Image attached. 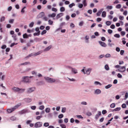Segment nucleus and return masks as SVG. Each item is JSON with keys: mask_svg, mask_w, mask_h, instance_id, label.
<instances>
[{"mask_svg": "<svg viewBox=\"0 0 128 128\" xmlns=\"http://www.w3.org/2000/svg\"><path fill=\"white\" fill-rule=\"evenodd\" d=\"M85 67H84L81 70V71L84 74H86V72H85Z\"/></svg>", "mask_w": 128, "mask_h": 128, "instance_id": "obj_51", "label": "nucleus"}, {"mask_svg": "<svg viewBox=\"0 0 128 128\" xmlns=\"http://www.w3.org/2000/svg\"><path fill=\"white\" fill-rule=\"evenodd\" d=\"M42 51H40L36 53H35L34 54V55L35 56H37L39 54H41L42 53Z\"/></svg>", "mask_w": 128, "mask_h": 128, "instance_id": "obj_32", "label": "nucleus"}, {"mask_svg": "<svg viewBox=\"0 0 128 128\" xmlns=\"http://www.w3.org/2000/svg\"><path fill=\"white\" fill-rule=\"evenodd\" d=\"M28 110L27 109H24L19 112V113L20 114H25L28 112Z\"/></svg>", "mask_w": 128, "mask_h": 128, "instance_id": "obj_12", "label": "nucleus"}, {"mask_svg": "<svg viewBox=\"0 0 128 128\" xmlns=\"http://www.w3.org/2000/svg\"><path fill=\"white\" fill-rule=\"evenodd\" d=\"M102 16L103 18H105L106 16V12L105 11H103L102 12Z\"/></svg>", "mask_w": 128, "mask_h": 128, "instance_id": "obj_22", "label": "nucleus"}, {"mask_svg": "<svg viewBox=\"0 0 128 128\" xmlns=\"http://www.w3.org/2000/svg\"><path fill=\"white\" fill-rule=\"evenodd\" d=\"M46 30H44L41 32V34L42 35H43L46 33Z\"/></svg>", "mask_w": 128, "mask_h": 128, "instance_id": "obj_61", "label": "nucleus"}, {"mask_svg": "<svg viewBox=\"0 0 128 128\" xmlns=\"http://www.w3.org/2000/svg\"><path fill=\"white\" fill-rule=\"evenodd\" d=\"M67 78L71 82H74L76 81V80L73 78Z\"/></svg>", "mask_w": 128, "mask_h": 128, "instance_id": "obj_24", "label": "nucleus"}, {"mask_svg": "<svg viewBox=\"0 0 128 128\" xmlns=\"http://www.w3.org/2000/svg\"><path fill=\"white\" fill-rule=\"evenodd\" d=\"M66 108H63L62 110V112L63 113H64L66 112Z\"/></svg>", "mask_w": 128, "mask_h": 128, "instance_id": "obj_50", "label": "nucleus"}, {"mask_svg": "<svg viewBox=\"0 0 128 128\" xmlns=\"http://www.w3.org/2000/svg\"><path fill=\"white\" fill-rule=\"evenodd\" d=\"M34 24V22H32L29 24V26L30 28H32Z\"/></svg>", "mask_w": 128, "mask_h": 128, "instance_id": "obj_40", "label": "nucleus"}, {"mask_svg": "<svg viewBox=\"0 0 128 128\" xmlns=\"http://www.w3.org/2000/svg\"><path fill=\"white\" fill-rule=\"evenodd\" d=\"M5 77V75H2V76H1L0 79H1V80H4Z\"/></svg>", "mask_w": 128, "mask_h": 128, "instance_id": "obj_63", "label": "nucleus"}, {"mask_svg": "<svg viewBox=\"0 0 128 128\" xmlns=\"http://www.w3.org/2000/svg\"><path fill=\"white\" fill-rule=\"evenodd\" d=\"M112 86V85L111 84H110L106 86H105V88L106 89H108L110 88Z\"/></svg>", "mask_w": 128, "mask_h": 128, "instance_id": "obj_23", "label": "nucleus"}, {"mask_svg": "<svg viewBox=\"0 0 128 128\" xmlns=\"http://www.w3.org/2000/svg\"><path fill=\"white\" fill-rule=\"evenodd\" d=\"M65 10V8L63 6L61 7L60 9V12H64Z\"/></svg>", "mask_w": 128, "mask_h": 128, "instance_id": "obj_26", "label": "nucleus"}, {"mask_svg": "<svg viewBox=\"0 0 128 128\" xmlns=\"http://www.w3.org/2000/svg\"><path fill=\"white\" fill-rule=\"evenodd\" d=\"M44 78L46 81L49 83L54 82L56 81V80L55 79L50 78L48 76L45 77Z\"/></svg>", "mask_w": 128, "mask_h": 128, "instance_id": "obj_3", "label": "nucleus"}, {"mask_svg": "<svg viewBox=\"0 0 128 128\" xmlns=\"http://www.w3.org/2000/svg\"><path fill=\"white\" fill-rule=\"evenodd\" d=\"M104 8H103L100 9L96 13V15L98 16H100L102 12L104 10Z\"/></svg>", "mask_w": 128, "mask_h": 128, "instance_id": "obj_15", "label": "nucleus"}, {"mask_svg": "<svg viewBox=\"0 0 128 128\" xmlns=\"http://www.w3.org/2000/svg\"><path fill=\"white\" fill-rule=\"evenodd\" d=\"M5 17L3 16L2 17L0 20V22H2L4 21L5 20Z\"/></svg>", "mask_w": 128, "mask_h": 128, "instance_id": "obj_48", "label": "nucleus"}, {"mask_svg": "<svg viewBox=\"0 0 128 128\" xmlns=\"http://www.w3.org/2000/svg\"><path fill=\"white\" fill-rule=\"evenodd\" d=\"M35 90L34 87L29 88L27 89L26 92L28 94H30L34 91Z\"/></svg>", "mask_w": 128, "mask_h": 128, "instance_id": "obj_4", "label": "nucleus"}, {"mask_svg": "<svg viewBox=\"0 0 128 128\" xmlns=\"http://www.w3.org/2000/svg\"><path fill=\"white\" fill-rule=\"evenodd\" d=\"M6 46L5 44L3 45L1 47V48L2 49H4L6 48Z\"/></svg>", "mask_w": 128, "mask_h": 128, "instance_id": "obj_62", "label": "nucleus"}, {"mask_svg": "<svg viewBox=\"0 0 128 128\" xmlns=\"http://www.w3.org/2000/svg\"><path fill=\"white\" fill-rule=\"evenodd\" d=\"M21 105V104L20 103L18 104L13 108L8 109L7 110V111L8 113H11L13 111L15 110L16 109L18 108L19 106Z\"/></svg>", "mask_w": 128, "mask_h": 128, "instance_id": "obj_2", "label": "nucleus"}, {"mask_svg": "<svg viewBox=\"0 0 128 128\" xmlns=\"http://www.w3.org/2000/svg\"><path fill=\"white\" fill-rule=\"evenodd\" d=\"M121 7V5L120 4H117L116 6V8L117 9H120Z\"/></svg>", "mask_w": 128, "mask_h": 128, "instance_id": "obj_34", "label": "nucleus"}, {"mask_svg": "<svg viewBox=\"0 0 128 128\" xmlns=\"http://www.w3.org/2000/svg\"><path fill=\"white\" fill-rule=\"evenodd\" d=\"M71 72L74 74H77L78 73V70L76 68H73L71 69Z\"/></svg>", "mask_w": 128, "mask_h": 128, "instance_id": "obj_9", "label": "nucleus"}, {"mask_svg": "<svg viewBox=\"0 0 128 128\" xmlns=\"http://www.w3.org/2000/svg\"><path fill=\"white\" fill-rule=\"evenodd\" d=\"M32 75H36L37 73L36 72L34 71H32Z\"/></svg>", "mask_w": 128, "mask_h": 128, "instance_id": "obj_53", "label": "nucleus"}, {"mask_svg": "<svg viewBox=\"0 0 128 128\" xmlns=\"http://www.w3.org/2000/svg\"><path fill=\"white\" fill-rule=\"evenodd\" d=\"M118 70L121 73L125 72L126 70V66H124L120 67V68L118 69Z\"/></svg>", "mask_w": 128, "mask_h": 128, "instance_id": "obj_7", "label": "nucleus"}, {"mask_svg": "<svg viewBox=\"0 0 128 128\" xmlns=\"http://www.w3.org/2000/svg\"><path fill=\"white\" fill-rule=\"evenodd\" d=\"M75 6V4L73 3H72V4H70L69 5V7L70 8H72L73 6Z\"/></svg>", "mask_w": 128, "mask_h": 128, "instance_id": "obj_43", "label": "nucleus"}, {"mask_svg": "<svg viewBox=\"0 0 128 128\" xmlns=\"http://www.w3.org/2000/svg\"><path fill=\"white\" fill-rule=\"evenodd\" d=\"M121 109L120 107H118L114 109L113 111H117L120 110Z\"/></svg>", "mask_w": 128, "mask_h": 128, "instance_id": "obj_29", "label": "nucleus"}, {"mask_svg": "<svg viewBox=\"0 0 128 128\" xmlns=\"http://www.w3.org/2000/svg\"><path fill=\"white\" fill-rule=\"evenodd\" d=\"M44 15V12H42L40 13L38 16L37 17L38 18H40L43 17Z\"/></svg>", "mask_w": 128, "mask_h": 128, "instance_id": "obj_19", "label": "nucleus"}, {"mask_svg": "<svg viewBox=\"0 0 128 128\" xmlns=\"http://www.w3.org/2000/svg\"><path fill=\"white\" fill-rule=\"evenodd\" d=\"M98 114H96L95 116V118L97 120L99 118V116L101 115V112L100 111L98 112Z\"/></svg>", "mask_w": 128, "mask_h": 128, "instance_id": "obj_14", "label": "nucleus"}, {"mask_svg": "<svg viewBox=\"0 0 128 128\" xmlns=\"http://www.w3.org/2000/svg\"><path fill=\"white\" fill-rule=\"evenodd\" d=\"M89 37L88 35L84 37L85 40V42L86 43H88L89 42Z\"/></svg>", "mask_w": 128, "mask_h": 128, "instance_id": "obj_17", "label": "nucleus"}, {"mask_svg": "<svg viewBox=\"0 0 128 128\" xmlns=\"http://www.w3.org/2000/svg\"><path fill=\"white\" fill-rule=\"evenodd\" d=\"M64 15V14L63 13H60L57 14L56 17V19L58 20L59 18L63 16Z\"/></svg>", "mask_w": 128, "mask_h": 128, "instance_id": "obj_13", "label": "nucleus"}, {"mask_svg": "<svg viewBox=\"0 0 128 128\" xmlns=\"http://www.w3.org/2000/svg\"><path fill=\"white\" fill-rule=\"evenodd\" d=\"M23 82L26 83H29L30 82V80L29 79V77L26 76L22 78Z\"/></svg>", "mask_w": 128, "mask_h": 128, "instance_id": "obj_5", "label": "nucleus"}, {"mask_svg": "<svg viewBox=\"0 0 128 128\" xmlns=\"http://www.w3.org/2000/svg\"><path fill=\"white\" fill-rule=\"evenodd\" d=\"M42 117V115L40 116H36V119L37 120H40Z\"/></svg>", "mask_w": 128, "mask_h": 128, "instance_id": "obj_39", "label": "nucleus"}, {"mask_svg": "<svg viewBox=\"0 0 128 128\" xmlns=\"http://www.w3.org/2000/svg\"><path fill=\"white\" fill-rule=\"evenodd\" d=\"M36 107L35 106H33L31 107V108L33 110H35L36 108Z\"/></svg>", "mask_w": 128, "mask_h": 128, "instance_id": "obj_55", "label": "nucleus"}, {"mask_svg": "<svg viewBox=\"0 0 128 128\" xmlns=\"http://www.w3.org/2000/svg\"><path fill=\"white\" fill-rule=\"evenodd\" d=\"M104 56V54H101L99 56V58L100 59H101L103 58Z\"/></svg>", "mask_w": 128, "mask_h": 128, "instance_id": "obj_59", "label": "nucleus"}, {"mask_svg": "<svg viewBox=\"0 0 128 128\" xmlns=\"http://www.w3.org/2000/svg\"><path fill=\"white\" fill-rule=\"evenodd\" d=\"M12 90L15 92H18L19 93H22L24 92L25 90L24 88H20L17 87H14L12 88Z\"/></svg>", "mask_w": 128, "mask_h": 128, "instance_id": "obj_1", "label": "nucleus"}, {"mask_svg": "<svg viewBox=\"0 0 128 128\" xmlns=\"http://www.w3.org/2000/svg\"><path fill=\"white\" fill-rule=\"evenodd\" d=\"M40 32H38L34 33V36H38L40 35Z\"/></svg>", "mask_w": 128, "mask_h": 128, "instance_id": "obj_49", "label": "nucleus"}, {"mask_svg": "<svg viewBox=\"0 0 128 128\" xmlns=\"http://www.w3.org/2000/svg\"><path fill=\"white\" fill-rule=\"evenodd\" d=\"M26 8V6H24L22 9L21 10V12L22 13H24V9Z\"/></svg>", "mask_w": 128, "mask_h": 128, "instance_id": "obj_54", "label": "nucleus"}, {"mask_svg": "<svg viewBox=\"0 0 128 128\" xmlns=\"http://www.w3.org/2000/svg\"><path fill=\"white\" fill-rule=\"evenodd\" d=\"M64 66L66 68L68 69H71L72 68L71 66L68 65H65Z\"/></svg>", "mask_w": 128, "mask_h": 128, "instance_id": "obj_37", "label": "nucleus"}, {"mask_svg": "<svg viewBox=\"0 0 128 128\" xmlns=\"http://www.w3.org/2000/svg\"><path fill=\"white\" fill-rule=\"evenodd\" d=\"M113 6H107L106 7V8L107 10H111L112 9Z\"/></svg>", "mask_w": 128, "mask_h": 128, "instance_id": "obj_21", "label": "nucleus"}, {"mask_svg": "<svg viewBox=\"0 0 128 128\" xmlns=\"http://www.w3.org/2000/svg\"><path fill=\"white\" fill-rule=\"evenodd\" d=\"M52 11L54 12H56L57 10V9L54 8H52Z\"/></svg>", "mask_w": 128, "mask_h": 128, "instance_id": "obj_52", "label": "nucleus"}, {"mask_svg": "<svg viewBox=\"0 0 128 128\" xmlns=\"http://www.w3.org/2000/svg\"><path fill=\"white\" fill-rule=\"evenodd\" d=\"M110 28L112 29H114L115 28V25L114 24H112L110 26Z\"/></svg>", "mask_w": 128, "mask_h": 128, "instance_id": "obj_64", "label": "nucleus"}, {"mask_svg": "<svg viewBox=\"0 0 128 128\" xmlns=\"http://www.w3.org/2000/svg\"><path fill=\"white\" fill-rule=\"evenodd\" d=\"M83 6V5L82 4H78V7L80 8H82Z\"/></svg>", "mask_w": 128, "mask_h": 128, "instance_id": "obj_46", "label": "nucleus"}, {"mask_svg": "<svg viewBox=\"0 0 128 128\" xmlns=\"http://www.w3.org/2000/svg\"><path fill=\"white\" fill-rule=\"evenodd\" d=\"M42 123L41 122H36L34 124V127L35 128H40L42 126Z\"/></svg>", "mask_w": 128, "mask_h": 128, "instance_id": "obj_6", "label": "nucleus"}, {"mask_svg": "<svg viewBox=\"0 0 128 128\" xmlns=\"http://www.w3.org/2000/svg\"><path fill=\"white\" fill-rule=\"evenodd\" d=\"M94 84L95 85H99L100 86L102 85V84L100 82L98 81H95L94 82Z\"/></svg>", "mask_w": 128, "mask_h": 128, "instance_id": "obj_30", "label": "nucleus"}, {"mask_svg": "<svg viewBox=\"0 0 128 128\" xmlns=\"http://www.w3.org/2000/svg\"><path fill=\"white\" fill-rule=\"evenodd\" d=\"M16 34H14L12 36V37L14 39V40H17L16 38Z\"/></svg>", "mask_w": 128, "mask_h": 128, "instance_id": "obj_36", "label": "nucleus"}, {"mask_svg": "<svg viewBox=\"0 0 128 128\" xmlns=\"http://www.w3.org/2000/svg\"><path fill=\"white\" fill-rule=\"evenodd\" d=\"M115 106V104L114 103L111 104L110 106V107L112 108H114Z\"/></svg>", "mask_w": 128, "mask_h": 128, "instance_id": "obj_42", "label": "nucleus"}, {"mask_svg": "<svg viewBox=\"0 0 128 128\" xmlns=\"http://www.w3.org/2000/svg\"><path fill=\"white\" fill-rule=\"evenodd\" d=\"M110 56H111V55L109 53L107 54L105 56V58H109V57H110Z\"/></svg>", "mask_w": 128, "mask_h": 128, "instance_id": "obj_45", "label": "nucleus"}, {"mask_svg": "<svg viewBox=\"0 0 128 128\" xmlns=\"http://www.w3.org/2000/svg\"><path fill=\"white\" fill-rule=\"evenodd\" d=\"M60 126H61L62 128H66V126L64 124H61L60 125Z\"/></svg>", "mask_w": 128, "mask_h": 128, "instance_id": "obj_60", "label": "nucleus"}, {"mask_svg": "<svg viewBox=\"0 0 128 128\" xmlns=\"http://www.w3.org/2000/svg\"><path fill=\"white\" fill-rule=\"evenodd\" d=\"M23 38H28V35L26 33H25L23 35Z\"/></svg>", "mask_w": 128, "mask_h": 128, "instance_id": "obj_28", "label": "nucleus"}, {"mask_svg": "<svg viewBox=\"0 0 128 128\" xmlns=\"http://www.w3.org/2000/svg\"><path fill=\"white\" fill-rule=\"evenodd\" d=\"M92 70V68H87L86 70V74L88 75H90Z\"/></svg>", "mask_w": 128, "mask_h": 128, "instance_id": "obj_8", "label": "nucleus"}, {"mask_svg": "<svg viewBox=\"0 0 128 128\" xmlns=\"http://www.w3.org/2000/svg\"><path fill=\"white\" fill-rule=\"evenodd\" d=\"M101 92V90L99 89H96L94 90V93L96 94H99Z\"/></svg>", "mask_w": 128, "mask_h": 128, "instance_id": "obj_10", "label": "nucleus"}, {"mask_svg": "<svg viewBox=\"0 0 128 128\" xmlns=\"http://www.w3.org/2000/svg\"><path fill=\"white\" fill-rule=\"evenodd\" d=\"M56 14L54 13H53L52 14H48V16L49 18H54L56 16Z\"/></svg>", "mask_w": 128, "mask_h": 128, "instance_id": "obj_20", "label": "nucleus"}, {"mask_svg": "<svg viewBox=\"0 0 128 128\" xmlns=\"http://www.w3.org/2000/svg\"><path fill=\"white\" fill-rule=\"evenodd\" d=\"M24 100L25 102L27 103L30 102L32 100V98H25Z\"/></svg>", "mask_w": 128, "mask_h": 128, "instance_id": "obj_11", "label": "nucleus"}, {"mask_svg": "<svg viewBox=\"0 0 128 128\" xmlns=\"http://www.w3.org/2000/svg\"><path fill=\"white\" fill-rule=\"evenodd\" d=\"M50 108H47L46 109L45 112L46 113H48L50 112Z\"/></svg>", "mask_w": 128, "mask_h": 128, "instance_id": "obj_31", "label": "nucleus"}, {"mask_svg": "<svg viewBox=\"0 0 128 128\" xmlns=\"http://www.w3.org/2000/svg\"><path fill=\"white\" fill-rule=\"evenodd\" d=\"M105 69L106 70H110V68L108 64H106L104 66Z\"/></svg>", "mask_w": 128, "mask_h": 128, "instance_id": "obj_25", "label": "nucleus"}, {"mask_svg": "<svg viewBox=\"0 0 128 128\" xmlns=\"http://www.w3.org/2000/svg\"><path fill=\"white\" fill-rule=\"evenodd\" d=\"M106 24L108 26L110 25L111 24V22L110 21H107L106 22Z\"/></svg>", "mask_w": 128, "mask_h": 128, "instance_id": "obj_38", "label": "nucleus"}, {"mask_svg": "<svg viewBox=\"0 0 128 128\" xmlns=\"http://www.w3.org/2000/svg\"><path fill=\"white\" fill-rule=\"evenodd\" d=\"M44 106L42 105L40 106L39 108V109L41 110H42L44 108Z\"/></svg>", "mask_w": 128, "mask_h": 128, "instance_id": "obj_41", "label": "nucleus"}, {"mask_svg": "<svg viewBox=\"0 0 128 128\" xmlns=\"http://www.w3.org/2000/svg\"><path fill=\"white\" fill-rule=\"evenodd\" d=\"M65 22H63L60 24V27H62L63 25H65Z\"/></svg>", "mask_w": 128, "mask_h": 128, "instance_id": "obj_57", "label": "nucleus"}, {"mask_svg": "<svg viewBox=\"0 0 128 128\" xmlns=\"http://www.w3.org/2000/svg\"><path fill=\"white\" fill-rule=\"evenodd\" d=\"M117 76L118 78H122V75L120 73H118Z\"/></svg>", "mask_w": 128, "mask_h": 128, "instance_id": "obj_47", "label": "nucleus"}, {"mask_svg": "<svg viewBox=\"0 0 128 128\" xmlns=\"http://www.w3.org/2000/svg\"><path fill=\"white\" fill-rule=\"evenodd\" d=\"M48 24L49 25H52L53 24V21L50 20H48Z\"/></svg>", "mask_w": 128, "mask_h": 128, "instance_id": "obj_35", "label": "nucleus"}, {"mask_svg": "<svg viewBox=\"0 0 128 128\" xmlns=\"http://www.w3.org/2000/svg\"><path fill=\"white\" fill-rule=\"evenodd\" d=\"M52 46L51 45L49 46L48 47L45 48L44 50V51L47 52L49 51L52 48Z\"/></svg>", "mask_w": 128, "mask_h": 128, "instance_id": "obj_18", "label": "nucleus"}, {"mask_svg": "<svg viewBox=\"0 0 128 128\" xmlns=\"http://www.w3.org/2000/svg\"><path fill=\"white\" fill-rule=\"evenodd\" d=\"M82 3L84 6H86L87 5V3L86 2V0H83Z\"/></svg>", "mask_w": 128, "mask_h": 128, "instance_id": "obj_33", "label": "nucleus"}, {"mask_svg": "<svg viewBox=\"0 0 128 128\" xmlns=\"http://www.w3.org/2000/svg\"><path fill=\"white\" fill-rule=\"evenodd\" d=\"M98 42L102 46L104 47H105L106 46V44L105 43L102 42L101 41H99Z\"/></svg>", "mask_w": 128, "mask_h": 128, "instance_id": "obj_16", "label": "nucleus"}, {"mask_svg": "<svg viewBox=\"0 0 128 128\" xmlns=\"http://www.w3.org/2000/svg\"><path fill=\"white\" fill-rule=\"evenodd\" d=\"M44 126L46 127H48L49 126V124L48 122H45L44 124Z\"/></svg>", "mask_w": 128, "mask_h": 128, "instance_id": "obj_44", "label": "nucleus"}, {"mask_svg": "<svg viewBox=\"0 0 128 128\" xmlns=\"http://www.w3.org/2000/svg\"><path fill=\"white\" fill-rule=\"evenodd\" d=\"M81 104L84 105H86L87 104V103L85 101L82 102H81Z\"/></svg>", "mask_w": 128, "mask_h": 128, "instance_id": "obj_58", "label": "nucleus"}, {"mask_svg": "<svg viewBox=\"0 0 128 128\" xmlns=\"http://www.w3.org/2000/svg\"><path fill=\"white\" fill-rule=\"evenodd\" d=\"M17 118L16 117L14 116H12L10 118V120L12 121H14L16 120Z\"/></svg>", "mask_w": 128, "mask_h": 128, "instance_id": "obj_27", "label": "nucleus"}, {"mask_svg": "<svg viewBox=\"0 0 128 128\" xmlns=\"http://www.w3.org/2000/svg\"><path fill=\"white\" fill-rule=\"evenodd\" d=\"M114 36L117 38H119L120 37V35L118 34H116L114 35Z\"/></svg>", "mask_w": 128, "mask_h": 128, "instance_id": "obj_56", "label": "nucleus"}]
</instances>
